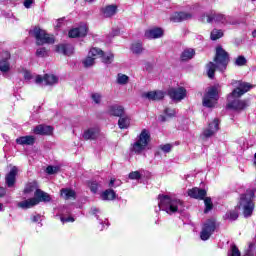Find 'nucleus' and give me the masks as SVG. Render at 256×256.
I'll return each mask as SVG.
<instances>
[{
    "instance_id": "29",
    "label": "nucleus",
    "mask_w": 256,
    "mask_h": 256,
    "mask_svg": "<svg viewBox=\"0 0 256 256\" xmlns=\"http://www.w3.org/2000/svg\"><path fill=\"white\" fill-rule=\"evenodd\" d=\"M119 129H129L131 127V117L129 116H120L118 120Z\"/></svg>"
},
{
    "instance_id": "6",
    "label": "nucleus",
    "mask_w": 256,
    "mask_h": 256,
    "mask_svg": "<svg viewBox=\"0 0 256 256\" xmlns=\"http://www.w3.org/2000/svg\"><path fill=\"white\" fill-rule=\"evenodd\" d=\"M49 201H51V196L47 192L37 190L34 198L19 202L18 207L21 209H31V207H35V205H39L41 202L49 203Z\"/></svg>"
},
{
    "instance_id": "38",
    "label": "nucleus",
    "mask_w": 256,
    "mask_h": 256,
    "mask_svg": "<svg viewBox=\"0 0 256 256\" xmlns=\"http://www.w3.org/2000/svg\"><path fill=\"white\" fill-rule=\"evenodd\" d=\"M210 37L212 41H217V39H221V37H223V30H212Z\"/></svg>"
},
{
    "instance_id": "47",
    "label": "nucleus",
    "mask_w": 256,
    "mask_h": 256,
    "mask_svg": "<svg viewBox=\"0 0 256 256\" xmlns=\"http://www.w3.org/2000/svg\"><path fill=\"white\" fill-rule=\"evenodd\" d=\"M88 187L90 188V191H92L93 193H97V189H99V184H97V182L92 181L88 183Z\"/></svg>"
},
{
    "instance_id": "12",
    "label": "nucleus",
    "mask_w": 256,
    "mask_h": 256,
    "mask_svg": "<svg viewBox=\"0 0 256 256\" xmlns=\"http://www.w3.org/2000/svg\"><path fill=\"white\" fill-rule=\"evenodd\" d=\"M89 33V26L86 23H80V25L76 28L71 29L68 32V36L71 39H75L77 37H85Z\"/></svg>"
},
{
    "instance_id": "45",
    "label": "nucleus",
    "mask_w": 256,
    "mask_h": 256,
    "mask_svg": "<svg viewBox=\"0 0 256 256\" xmlns=\"http://www.w3.org/2000/svg\"><path fill=\"white\" fill-rule=\"evenodd\" d=\"M128 178L131 180L137 181L141 178V172L139 171L130 172L128 175Z\"/></svg>"
},
{
    "instance_id": "40",
    "label": "nucleus",
    "mask_w": 256,
    "mask_h": 256,
    "mask_svg": "<svg viewBox=\"0 0 256 256\" xmlns=\"http://www.w3.org/2000/svg\"><path fill=\"white\" fill-rule=\"evenodd\" d=\"M234 65H236V67H243L247 65V59L245 56H238L234 62Z\"/></svg>"
},
{
    "instance_id": "55",
    "label": "nucleus",
    "mask_w": 256,
    "mask_h": 256,
    "mask_svg": "<svg viewBox=\"0 0 256 256\" xmlns=\"http://www.w3.org/2000/svg\"><path fill=\"white\" fill-rule=\"evenodd\" d=\"M5 193H7V191L5 190V188L0 187V198H1V197H5Z\"/></svg>"
},
{
    "instance_id": "14",
    "label": "nucleus",
    "mask_w": 256,
    "mask_h": 256,
    "mask_svg": "<svg viewBox=\"0 0 256 256\" xmlns=\"http://www.w3.org/2000/svg\"><path fill=\"white\" fill-rule=\"evenodd\" d=\"M168 95L173 101H183L187 97V90L183 87L171 88Z\"/></svg>"
},
{
    "instance_id": "21",
    "label": "nucleus",
    "mask_w": 256,
    "mask_h": 256,
    "mask_svg": "<svg viewBox=\"0 0 256 256\" xmlns=\"http://www.w3.org/2000/svg\"><path fill=\"white\" fill-rule=\"evenodd\" d=\"M101 14L106 19L114 17V15H117V5H108L101 9Z\"/></svg>"
},
{
    "instance_id": "54",
    "label": "nucleus",
    "mask_w": 256,
    "mask_h": 256,
    "mask_svg": "<svg viewBox=\"0 0 256 256\" xmlns=\"http://www.w3.org/2000/svg\"><path fill=\"white\" fill-rule=\"evenodd\" d=\"M33 76L31 75V72L29 71H25L24 72V79H26V81H30V79H32Z\"/></svg>"
},
{
    "instance_id": "1",
    "label": "nucleus",
    "mask_w": 256,
    "mask_h": 256,
    "mask_svg": "<svg viewBox=\"0 0 256 256\" xmlns=\"http://www.w3.org/2000/svg\"><path fill=\"white\" fill-rule=\"evenodd\" d=\"M232 85L236 87L227 98V107L228 109H232V111H243L244 109H247L249 106V100H240L245 93L248 91H251L253 89V85L247 83V82H241V81H232Z\"/></svg>"
},
{
    "instance_id": "20",
    "label": "nucleus",
    "mask_w": 256,
    "mask_h": 256,
    "mask_svg": "<svg viewBox=\"0 0 256 256\" xmlns=\"http://www.w3.org/2000/svg\"><path fill=\"white\" fill-rule=\"evenodd\" d=\"M108 113L114 117H121L125 114V108L119 104L110 105Z\"/></svg>"
},
{
    "instance_id": "18",
    "label": "nucleus",
    "mask_w": 256,
    "mask_h": 256,
    "mask_svg": "<svg viewBox=\"0 0 256 256\" xmlns=\"http://www.w3.org/2000/svg\"><path fill=\"white\" fill-rule=\"evenodd\" d=\"M17 173H19V169L16 166H13L9 173L6 174L5 181L7 187H13L15 185V181L17 179Z\"/></svg>"
},
{
    "instance_id": "43",
    "label": "nucleus",
    "mask_w": 256,
    "mask_h": 256,
    "mask_svg": "<svg viewBox=\"0 0 256 256\" xmlns=\"http://www.w3.org/2000/svg\"><path fill=\"white\" fill-rule=\"evenodd\" d=\"M228 256H241V251L235 245H232L230 251L228 252Z\"/></svg>"
},
{
    "instance_id": "42",
    "label": "nucleus",
    "mask_w": 256,
    "mask_h": 256,
    "mask_svg": "<svg viewBox=\"0 0 256 256\" xmlns=\"http://www.w3.org/2000/svg\"><path fill=\"white\" fill-rule=\"evenodd\" d=\"M204 205H205V213H209L211 209H213V202L211 201V198L207 197L204 199Z\"/></svg>"
},
{
    "instance_id": "28",
    "label": "nucleus",
    "mask_w": 256,
    "mask_h": 256,
    "mask_svg": "<svg viewBox=\"0 0 256 256\" xmlns=\"http://www.w3.org/2000/svg\"><path fill=\"white\" fill-rule=\"evenodd\" d=\"M37 191H41V189H39V186H37V182H30L26 184L24 188L25 195H31V193H34V197H35V192Z\"/></svg>"
},
{
    "instance_id": "57",
    "label": "nucleus",
    "mask_w": 256,
    "mask_h": 256,
    "mask_svg": "<svg viewBox=\"0 0 256 256\" xmlns=\"http://www.w3.org/2000/svg\"><path fill=\"white\" fill-rule=\"evenodd\" d=\"M40 219H41V216L40 215H36V216H33L32 221L34 223H37V221H39Z\"/></svg>"
},
{
    "instance_id": "24",
    "label": "nucleus",
    "mask_w": 256,
    "mask_h": 256,
    "mask_svg": "<svg viewBox=\"0 0 256 256\" xmlns=\"http://www.w3.org/2000/svg\"><path fill=\"white\" fill-rule=\"evenodd\" d=\"M188 196L192 199H205L207 191L199 188H192L188 190Z\"/></svg>"
},
{
    "instance_id": "30",
    "label": "nucleus",
    "mask_w": 256,
    "mask_h": 256,
    "mask_svg": "<svg viewBox=\"0 0 256 256\" xmlns=\"http://www.w3.org/2000/svg\"><path fill=\"white\" fill-rule=\"evenodd\" d=\"M60 195L62 199H66V200L75 199L76 197V193L74 192V190L69 188H62L60 190Z\"/></svg>"
},
{
    "instance_id": "44",
    "label": "nucleus",
    "mask_w": 256,
    "mask_h": 256,
    "mask_svg": "<svg viewBox=\"0 0 256 256\" xmlns=\"http://www.w3.org/2000/svg\"><path fill=\"white\" fill-rule=\"evenodd\" d=\"M59 172V166H48L46 168V173L48 175H55V173Z\"/></svg>"
},
{
    "instance_id": "8",
    "label": "nucleus",
    "mask_w": 256,
    "mask_h": 256,
    "mask_svg": "<svg viewBox=\"0 0 256 256\" xmlns=\"http://www.w3.org/2000/svg\"><path fill=\"white\" fill-rule=\"evenodd\" d=\"M217 101H219V86H211L204 94L202 105L204 107L212 108L217 105Z\"/></svg>"
},
{
    "instance_id": "60",
    "label": "nucleus",
    "mask_w": 256,
    "mask_h": 256,
    "mask_svg": "<svg viewBox=\"0 0 256 256\" xmlns=\"http://www.w3.org/2000/svg\"><path fill=\"white\" fill-rule=\"evenodd\" d=\"M87 3H92L93 0H85Z\"/></svg>"
},
{
    "instance_id": "37",
    "label": "nucleus",
    "mask_w": 256,
    "mask_h": 256,
    "mask_svg": "<svg viewBox=\"0 0 256 256\" xmlns=\"http://www.w3.org/2000/svg\"><path fill=\"white\" fill-rule=\"evenodd\" d=\"M102 62L105 63V65H111L113 63V59H115V55L113 53L109 52L107 54H102Z\"/></svg>"
},
{
    "instance_id": "26",
    "label": "nucleus",
    "mask_w": 256,
    "mask_h": 256,
    "mask_svg": "<svg viewBox=\"0 0 256 256\" xmlns=\"http://www.w3.org/2000/svg\"><path fill=\"white\" fill-rule=\"evenodd\" d=\"M33 133H35V135H52L53 127L45 126V125H38L33 129Z\"/></svg>"
},
{
    "instance_id": "7",
    "label": "nucleus",
    "mask_w": 256,
    "mask_h": 256,
    "mask_svg": "<svg viewBox=\"0 0 256 256\" xmlns=\"http://www.w3.org/2000/svg\"><path fill=\"white\" fill-rule=\"evenodd\" d=\"M202 23H221L222 25H236L235 19L231 16H226L221 13L211 12L201 16Z\"/></svg>"
},
{
    "instance_id": "10",
    "label": "nucleus",
    "mask_w": 256,
    "mask_h": 256,
    "mask_svg": "<svg viewBox=\"0 0 256 256\" xmlns=\"http://www.w3.org/2000/svg\"><path fill=\"white\" fill-rule=\"evenodd\" d=\"M215 229H217V223L215 219H208L202 224V230L200 232V239L202 241H208L211 238V235L215 233Z\"/></svg>"
},
{
    "instance_id": "3",
    "label": "nucleus",
    "mask_w": 256,
    "mask_h": 256,
    "mask_svg": "<svg viewBox=\"0 0 256 256\" xmlns=\"http://www.w3.org/2000/svg\"><path fill=\"white\" fill-rule=\"evenodd\" d=\"M158 201L159 210L166 211L169 215L183 209V202L175 196L162 194L158 196Z\"/></svg>"
},
{
    "instance_id": "17",
    "label": "nucleus",
    "mask_w": 256,
    "mask_h": 256,
    "mask_svg": "<svg viewBox=\"0 0 256 256\" xmlns=\"http://www.w3.org/2000/svg\"><path fill=\"white\" fill-rule=\"evenodd\" d=\"M164 31L162 28H150L145 31L144 36L146 39H161L163 37Z\"/></svg>"
},
{
    "instance_id": "61",
    "label": "nucleus",
    "mask_w": 256,
    "mask_h": 256,
    "mask_svg": "<svg viewBox=\"0 0 256 256\" xmlns=\"http://www.w3.org/2000/svg\"><path fill=\"white\" fill-rule=\"evenodd\" d=\"M100 225H103V221L100 222Z\"/></svg>"
},
{
    "instance_id": "4",
    "label": "nucleus",
    "mask_w": 256,
    "mask_h": 256,
    "mask_svg": "<svg viewBox=\"0 0 256 256\" xmlns=\"http://www.w3.org/2000/svg\"><path fill=\"white\" fill-rule=\"evenodd\" d=\"M151 142V134L149 130L143 129L139 136L136 138L135 142L131 144L130 151L136 155H141L143 151H146Z\"/></svg>"
},
{
    "instance_id": "53",
    "label": "nucleus",
    "mask_w": 256,
    "mask_h": 256,
    "mask_svg": "<svg viewBox=\"0 0 256 256\" xmlns=\"http://www.w3.org/2000/svg\"><path fill=\"white\" fill-rule=\"evenodd\" d=\"M55 27L56 29L63 27V18H60L56 21Z\"/></svg>"
},
{
    "instance_id": "15",
    "label": "nucleus",
    "mask_w": 256,
    "mask_h": 256,
    "mask_svg": "<svg viewBox=\"0 0 256 256\" xmlns=\"http://www.w3.org/2000/svg\"><path fill=\"white\" fill-rule=\"evenodd\" d=\"M9 59H11V54L9 51H3L0 55V71L2 73H8V71L11 69Z\"/></svg>"
},
{
    "instance_id": "5",
    "label": "nucleus",
    "mask_w": 256,
    "mask_h": 256,
    "mask_svg": "<svg viewBox=\"0 0 256 256\" xmlns=\"http://www.w3.org/2000/svg\"><path fill=\"white\" fill-rule=\"evenodd\" d=\"M253 197H255V192L253 190H247L245 194L240 196L238 202V209L243 211L244 217H251L255 209V204H253Z\"/></svg>"
},
{
    "instance_id": "31",
    "label": "nucleus",
    "mask_w": 256,
    "mask_h": 256,
    "mask_svg": "<svg viewBox=\"0 0 256 256\" xmlns=\"http://www.w3.org/2000/svg\"><path fill=\"white\" fill-rule=\"evenodd\" d=\"M117 197V194L112 190L108 189L101 193L100 198L102 201H113Z\"/></svg>"
},
{
    "instance_id": "11",
    "label": "nucleus",
    "mask_w": 256,
    "mask_h": 256,
    "mask_svg": "<svg viewBox=\"0 0 256 256\" xmlns=\"http://www.w3.org/2000/svg\"><path fill=\"white\" fill-rule=\"evenodd\" d=\"M217 131H219V119L215 118L208 124V127L203 130L201 139H203V141L210 139V137H213Z\"/></svg>"
},
{
    "instance_id": "41",
    "label": "nucleus",
    "mask_w": 256,
    "mask_h": 256,
    "mask_svg": "<svg viewBox=\"0 0 256 256\" xmlns=\"http://www.w3.org/2000/svg\"><path fill=\"white\" fill-rule=\"evenodd\" d=\"M84 67H93L95 65V58L91 57L89 54L88 56L83 60Z\"/></svg>"
},
{
    "instance_id": "56",
    "label": "nucleus",
    "mask_w": 256,
    "mask_h": 256,
    "mask_svg": "<svg viewBox=\"0 0 256 256\" xmlns=\"http://www.w3.org/2000/svg\"><path fill=\"white\" fill-rule=\"evenodd\" d=\"M251 251H253V248L249 247V250L247 251V253L244 256H255V254L251 253Z\"/></svg>"
},
{
    "instance_id": "34",
    "label": "nucleus",
    "mask_w": 256,
    "mask_h": 256,
    "mask_svg": "<svg viewBox=\"0 0 256 256\" xmlns=\"http://www.w3.org/2000/svg\"><path fill=\"white\" fill-rule=\"evenodd\" d=\"M130 49L134 55H141L143 53V44L141 42H134Z\"/></svg>"
},
{
    "instance_id": "16",
    "label": "nucleus",
    "mask_w": 256,
    "mask_h": 256,
    "mask_svg": "<svg viewBox=\"0 0 256 256\" xmlns=\"http://www.w3.org/2000/svg\"><path fill=\"white\" fill-rule=\"evenodd\" d=\"M61 223H75V218L71 216V210L67 206L60 208Z\"/></svg>"
},
{
    "instance_id": "59",
    "label": "nucleus",
    "mask_w": 256,
    "mask_h": 256,
    "mask_svg": "<svg viewBox=\"0 0 256 256\" xmlns=\"http://www.w3.org/2000/svg\"><path fill=\"white\" fill-rule=\"evenodd\" d=\"M252 37L256 38V30L252 32Z\"/></svg>"
},
{
    "instance_id": "46",
    "label": "nucleus",
    "mask_w": 256,
    "mask_h": 256,
    "mask_svg": "<svg viewBox=\"0 0 256 256\" xmlns=\"http://www.w3.org/2000/svg\"><path fill=\"white\" fill-rule=\"evenodd\" d=\"M48 52L45 48H38L36 50V57H47Z\"/></svg>"
},
{
    "instance_id": "9",
    "label": "nucleus",
    "mask_w": 256,
    "mask_h": 256,
    "mask_svg": "<svg viewBox=\"0 0 256 256\" xmlns=\"http://www.w3.org/2000/svg\"><path fill=\"white\" fill-rule=\"evenodd\" d=\"M30 35H32V37H35L36 45H45V44L51 45L55 43V38L47 34L45 30L39 27H35L32 30H30Z\"/></svg>"
},
{
    "instance_id": "25",
    "label": "nucleus",
    "mask_w": 256,
    "mask_h": 256,
    "mask_svg": "<svg viewBox=\"0 0 256 256\" xmlns=\"http://www.w3.org/2000/svg\"><path fill=\"white\" fill-rule=\"evenodd\" d=\"M57 53H62V55H73L75 48L71 44H60L56 47Z\"/></svg>"
},
{
    "instance_id": "13",
    "label": "nucleus",
    "mask_w": 256,
    "mask_h": 256,
    "mask_svg": "<svg viewBox=\"0 0 256 256\" xmlns=\"http://www.w3.org/2000/svg\"><path fill=\"white\" fill-rule=\"evenodd\" d=\"M59 82V78L53 74H46L44 77L36 76L35 83L37 85H55Z\"/></svg>"
},
{
    "instance_id": "51",
    "label": "nucleus",
    "mask_w": 256,
    "mask_h": 256,
    "mask_svg": "<svg viewBox=\"0 0 256 256\" xmlns=\"http://www.w3.org/2000/svg\"><path fill=\"white\" fill-rule=\"evenodd\" d=\"M121 185V181H117L114 178H112L109 182V187H119Z\"/></svg>"
},
{
    "instance_id": "19",
    "label": "nucleus",
    "mask_w": 256,
    "mask_h": 256,
    "mask_svg": "<svg viewBox=\"0 0 256 256\" xmlns=\"http://www.w3.org/2000/svg\"><path fill=\"white\" fill-rule=\"evenodd\" d=\"M143 97L145 99H148V101H161L163 97H165V93L163 91H150L143 94Z\"/></svg>"
},
{
    "instance_id": "48",
    "label": "nucleus",
    "mask_w": 256,
    "mask_h": 256,
    "mask_svg": "<svg viewBox=\"0 0 256 256\" xmlns=\"http://www.w3.org/2000/svg\"><path fill=\"white\" fill-rule=\"evenodd\" d=\"M172 147L173 146H171V144L160 145V149L163 151V153H171Z\"/></svg>"
},
{
    "instance_id": "58",
    "label": "nucleus",
    "mask_w": 256,
    "mask_h": 256,
    "mask_svg": "<svg viewBox=\"0 0 256 256\" xmlns=\"http://www.w3.org/2000/svg\"><path fill=\"white\" fill-rule=\"evenodd\" d=\"M3 211H5V205L0 202V213H3Z\"/></svg>"
},
{
    "instance_id": "52",
    "label": "nucleus",
    "mask_w": 256,
    "mask_h": 256,
    "mask_svg": "<svg viewBox=\"0 0 256 256\" xmlns=\"http://www.w3.org/2000/svg\"><path fill=\"white\" fill-rule=\"evenodd\" d=\"M91 213H92V215H95L96 219H99V213H101V212L99 211L98 208H92Z\"/></svg>"
},
{
    "instance_id": "32",
    "label": "nucleus",
    "mask_w": 256,
    "mask_h": 256,
    "mask_svg": "<svg viewBox=\"0 0 256 256\" xmlns=\"http://www.w3.org/2000/svg\"><path fill=\"white\" fill-rule=\"evenodd\" d=\"M224 219L226 221H237V219H239V212L237 211V208L226 212Z\"/></svg>"
},
{
    "instance_id": "2",
    "label": "nucleus",
    "mask_w": 256,
    "mask_h": 256,
    "mask_svg": "<svg viewBox=\"0 0 256 256\" xmlns=\"http://www.w3.org/2000/svg\"><path fill=\"white\" fill-rule=\"evenodd\" d=\"M215 63L210 62L206 66V71L209 79H213L215 77V70L225 71L227 69V65H229V54L223 47L218 46L216 48V56L214 58Z\"/></svg>"
},
{
    "instance_id": "39",
    "label": "nucleus",
    "mask_w": 256,
    "mask_h": 256,
    "mask_svg": "<svg viewBox=\"0 0 256 256\" xmlns=\"http://www.w3.org/2000/svg\"><path fill=\"white\" fill-rule=\"evenodd\" d=\"M91 99H92L93 103H95L96 105H101L103 95H101V93L95 92V93L91 94Z\"/></svg>"
},
{
    "instance_id": "33",
    "label": "nucleus",
    "mask_w": 256,
    "mask_h": 256,
    "mask_svg": "<svg viewBox=\"0 0 256 256\" xmlns=\"http://www.w3.org/2000/svg\"><path fill=\"white\" fill-rule=\"evenodd\" d=\"M193 57H195V50L193 48H187L181 54L182 61H189Z\"/></svg>"
},
{
    "instance_id": "49",
    "label": "nucleus",
    "mask_w": 256,
    "mask_h": 256,
    "mask_svg": "<svg viewBox=\"0 0 256 256\" xmlns=\"http://www.w3.org/2000/svg\"><path fill=\"white\" fill-rule=\"evenodd\" d=\"M165 115L167 117H175V114L177 113L175 111V109H171V108H166L165 111H164Z\"/></svg>"
},
{
    "instance_id": "27",
    "label": "nucleus",
    "mask_w": 256,
    "mask_h": 256,
    "mask_svg": "<svg viewBox=\"0 0 256 256\" xmlns=\"http://www.w3.org/2000/svg\"><path fill=\"white\" fill-rule=\"evenodd\" d=\"M17 145H35V136H21L16 139Z\"/></svg>"
},
{
    "instance_id": "50",
    "label": "nucleus",
    "mask_w": 256,
    "mask_h": 256,
    "mask_svg": "<svg viewBox=\"0 0 256 256\" xmlns=\"http://www.w3.org/2000/svg\"><path fill=\"white\" fill-rule=\"evenodd\" d=\"M35 4V0H24V7L26 9H31V7Z\"/></svg>"
},
{
    "instance_id": "23",
    "label": "nucleus",
    "mask_w": 256,
    "mask_h": 256,
    "mask_svg": "<svg viewBox=\"0 0 256 256\" xmlns=\"http://www.w3.org/2000/svg\"><path fill=\"white\" fill-rule=\"evenodd\" d=\"M97 137H99L98 127L88 128L83 133V139H85L86 141L95 140L97 139Z\"/></svg>"
},
{
    "instance_id": "22",
    "label": "nucleus",
    "mask_w": 256,
    "mask_h": 256,
    "mask_svg": "<svg viewBox=\"0 0 256 256\" xmlns=\"http://www.w3.org/2000/svg\"><path fill=\"white\" fill-rule=\"evenodd\" d=\"M192 17L193 14L189 12H175L171 17V21L179 23L180 21H187V19H191Z\"/></svg>"
},
{
    "instance_id": "35",
    "label": "nucleus",
    "mask_w": 256,
    "mask_h": 256,
    "mask_svg": "<svg viewBox=\"0 0 256 256\" xmlns=\"http://www.w3.org/2000/svg\"><path fill=\"white\" fill-rule=\"evenodd\" d=\"M88 55L94 60L99 59V57H103V50L100 48H91L88 52Z\"/></svg>"
},
{
    "instance_id": "36",
    "label": "nucleus",
    "mask_w": 256,
    "mask_h": 256,
    "mask_svg": "<svg viewBox=\"0 0 256 256\" xmlns=\"http://www.w3.org/2000/svg\"><path fill=\"white\" fill-rule=\"evenodd\" d=\"M116 83L118 85H127V83H129V76L123 73H118L116 77Z\"/></svg>"
}]
</instances>
